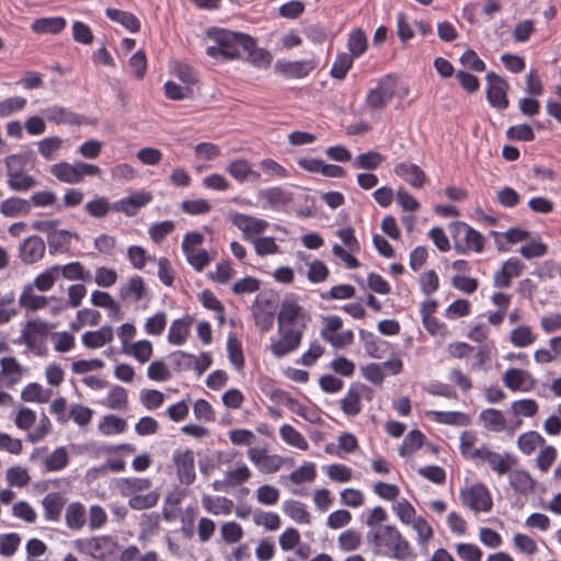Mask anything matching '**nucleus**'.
<instances>
[{
	"mask_svg": "<svg viewBox=\"0 0 561 561\" xmlns=\"http://www.w3.org/2000/svg\"><path fill=\"white\" fill-rule=\"evenodd\" d=\"M460 500L463 505L476 512H489L492 507V500L488 489L482 484H473L461 490Z\"/></svg>",
	"mask_w": 561,
	"mask_h": 561,
	"instance_id": "obj_8",
	"label": "nucleus"
},
{
	"mask_svg": "<svg viewBox=\"0 0 561 561\" xmlns=\"http://www.w3.org/2000/svg\"><path fill=\"white\" fill-rule=\"evenodd\" d=\"M313 68V62L309 60H277L275 64V70L290 79H302L307 77Z\"/></svg>",
	"mask_w": 561,
	"mask_h": 561,
	"instance_id": "obj_14",
	"label": "nucleus"
},
{
	"mask_svg": "<svg viewBox=\"0 0 561 561\" xmlns=\"http://www.w3.org/2000/svg\"><path fill=\"white\" fill-rule=\"evenodd\" d=\"M545 443V438L536 431L524 433L517 439V445L525 455H531L537 447H542Z\"/></svg>",
	"mask_w": 561,
	"mask_h": 561,
	"instance_id": "obj_38",
	"label": "nucleus"
},
{
	"mask_svg": "<svg viewBox=\"0 0 561 561\" xmlns=\"http://www.w3.org/2000/svg\"><path fill=\"white\" fill-rule=\"evenodd\" d=\"M309 317L293 298H285L277 316L278 327L291 328L304 331Z\"/></svg>",
	"mask_w": 561,
	"mask_h": 561,
	"instance_id": "obj_5",
	"label": "nucleus"
},
{
	"mask_svg": "<svg viewBox=\"0 0 561 561\" xmlns=\"http://www.w3.org/2000/svg\"><path fill=\"white\" fill-rule=\"evenodd\" d=\"M367 541L373 543L376 553H382L397 560H407L412 556L411 547L401 533L391 525L367 533Z\"/></svg>",
	"mask_w": 561,
	"mask_h": 561,
	"instance_id": "obj_2",
	"label": "nucleus"
},
{
	"mask_svg": "<svg viewBox=\"0 0 561 561\" xmlns=\"http://www.w3.org/2000/svg\"><path fill=\"white\" fill-rule=\"evenodd\" d=\"M67 25V22L61 16L42 18L33 21L31 28L34 33L38 34H58Z\"/></svg>",
	"mask_w": 561,
	"mask_h": 561,
	"instance_id": "obj_26",
	"label": "nucleus"
},
{
	"mask_svg": "<svg viewBox=\"0 0 561 561\" xmlns=\"http://www.w3.org/2000/svg\"><path fill=\"white\" fill-rule=\"evenodd\" d=\"M298 257L306 262L308 266L307 277L311 283L324 282L329 276V270L325 264L319 260L308 261L304 252H298Z\"/></svg>",
	"mask_w": 561,
	"mask_h": 561,
	"instance_id": "obj_33",
	"label": "nucleus"
},
{
	"mask_svg": "<svg viewBox=\"0 0 561 561\" xmlns=\"http://www.w3.org/2000/svg\"><path fill=\"white\" fill-rule=\"evenodd\" d=\"M393 171L397 176L414 188L423 187L427 180L425 172L419 165L411 162H400L396 164Z\"/></svg>",
	"mask_w": 561,
	"mask_h": 561,
	"instance_id": "obj_16",
	"label": "nucleus"
},
{
	"mask_svg": "<svg viewBox=\"0 0 561 561\" xmlns=\"http://www.w3.org/2000/svg\"><path fill=\"white\" fill-rule=\"evenodd\" d=\"M359 337H360L362 342L364 343V348L366 351V354L369 357H373V358L381 357V353H382L381 346L385 344V342H382L380 339L375 336L374 333L365 331V330H359Z\"/></svg>",
	"mask_w": 561,
	"mask_h": 561,
	"instance_id": "obj_45",
	"label": "nucleus"
},
{
	"mask_svg": "<svg viewBox=\"0 0 561 561\" xmlns=\"http://www.w3.org/2000/svg\"><path fill=\"white\" fill-rule=\"evenodd\" d=\"M112 540L110 537L100 536L85 539H78L75 541L76 549L84 554L94 559H102L107 553Z\"/></svg>",
	"mask_w": 561,
	"mask_h": 561,
	"instance_id": "obj_13",
	"label": "nucleus"
},
{
	"mask_svg": "<svg viewBox=\"0 0 561 561\" xmlns=\"http://www.w3.org/2000/svg\"><path fill=\"white\" fill-rule=\"evenodd\" d=\"M8 185L12 191L26 192L36 185V180L22 171L8 176Z\"/></svg>",
	"mask_w": 561,
	"mask_h": 561,
	"instance_id": "obj_50",
	"label": "nucleus"
},
{
	"mask_svg": "<svg viewBox=\"0 0 561 561\" xmlns=\"http://www.w3.org/2000/svg\"><path fill=\"white\" fill-rule=\"evenodd\" d=\"M188 323L182 319L174 320L169 329L168 340L171 344L181 345L188 335Z\"/></svg>",
	"mask_w": 561,
	"mask_h": 561,
	"instance_id": "obj_53",
	"label": "nucleus"
},
{
	"mask_svg": "<svg viewBox=\"0 0 561 561\" xmlns=\"http://www.w3.org/2000/svg\"><path fill=\"white\" fill-rule=\"evenodd\" d=\"M510 484L516 493L528 495L535 492L536 481L522 469L510 472Z\"/></svg>",
	"mask_w": 561,
	"mask_h": 561,
	"instance_id": "obj_23",
	"label": "nucleus"
},
{
	"mask_svg": "<svg viewBox=\"0 0 561 561\" xmlns=\"http://www.w3.org/2000/svg\"><path fill=\"white\" fill-rule=\"evenodd\" d=\"M316 478V466L312 462H307L289 474V479L295 484H300L306 481H313Z\"/></svg>",
	"mask_w": 561,
	"mask_h": 561,
	"instance_id": "obj_60",
	"label": "nucleus"
},
{
	"mask_svg": "<svg viewBox=\"0 0 561 561\" xmlns=\"http://www.w3.org/2000/svg\"><path fill=\"white\" fill-rule=\"evenodd\" d=\"M396 90L397 78L393 75H386L368 91L365 103L370 110H382L392 100Z\"/></svg>",
	"mask_w": 561,
	"mask_h": 561,
	"instance_id": "obj_4",
	"label": "nucleus"
},
{
	"mask_svg": "<svg viewBox=\"0 0 561 561\" xmlns=\"http://www.w3.org/2000/svg\"><path fill=\"white\" fill-rule=\"evenodd\" d=\"M228 485L233 488L245 483L251 478V471L245 463H239L233 470H229L225 474Z\"/></svg>",
	"mask_w": 561,
	"mask_h": 561,
	"instance_id": "obj_55",
	"label": "nucleus"
},
{
	"mask_svg": "<svg viewBox=\"0 0 561 561\" xmlns=\"http://www.w3.org/2000/svg\"><path fill=\"white\" fill-rule=\"evenodd\" d=\"M66 524L72 530H80L87 523V512L79 502L70 503L66 508Z\"/></svg>",
	"mask_w": 561,
	"mask_h": 561,
	"instance_id": "obj_32",
	"label": "nucleus"
},
{
	"mask_svg": "<svg viewBox=\"0 0 561 561\" xmlns=\"http://www.w3.org/2000/svg\"><path fill=\"white\" fill-rule=\"evenodd\" d=\"M69 462V455L66 447H58L46 459L45 467L47 471H59Z\"/></svg>",
	"mask_w": 561,
	"mask_h": 561,
	"instance_id": "obj_47",
	"label": "nucleus"
},
{
	"mask_svg": "<svg viewBox=\"0 0 561 561\" xmlns=\"http://www.w3.org/2000/svg\"><path fill=\"white\" fill-rule=\"evenodd\" d=\"M226 171L240 183L252 182L257 183L261 181L260 172L253 170L252 164L247 159H236L231 161Z\"/></svg>",
	"mask_w": 561,
	"mask_h": 561,
	"instance_id": "obj_15",
	"label": "nucleus"
},
{
	"mask_svg": "<svg viewBox=\"0 0 561 561\" xmlns=\"http://www.w3.org/2000/svg\"><path fill=\"white\" fill-rule=\"evenodd\" d=\"M27 104V100L22 96H11L0 101V117H9L14 113L21 112Z\"/></svg>",
	"mask_w": 561,
	"mask_h": 561,
	"instance_id": "obj_51",
	"label": "nucleus"
},
{
	"mask_svg": "<svg viewBox=\"0 0 561 561\" xmlns=\"http://www.w3.org/2000/svg\"><path fill=\"white\" fill-rule=\"evenodd\" d=\"M173 462L181 483L192 484L196 478L194 453L191 449L175 450L173 453Z\"/></svg>",
	"mask_w": 561,
	"mask_h": 561,
	"instance_id": "obj_10",
	"label": "nucleus"
},
{
	"mask_svg": "<svg viewBox=\"0 0 561 561\" xmlns=\"http://www.w3.org/2000/svg\"><path fill=\"white\" fill-rule=\"evenodd\" d=\"M207 34L215 45L208 46L206 54L221 61L241 58L243 49L252 45V37L239 32L211 28Z\"/></svg>",
	"mask_w": 561,
	"mask_h": 561,
	"instance_id": "obj_1",
	"label": "nucleus"
},
{
	"mask_svg": "<svg viewBox=\"0 0 561 561\" xmlns=\"http://www.w3.org/2000/svg\"><path fill=\"white\" fill-rule=\"evenodd\" d=\"M253 309L255 324L261 331H268L274 324L275 308L267 300L261 302L256 299Z\"/></svg>",
	"mask_w": 561,
	"mask_h": 561,
	"instance_id": "obj_22",
	"label": "nucleus"
},
{
	"mask_svg": "<svg viewBox=\"0 0 561 561\" xmlns=\"http://www.w3.org/2000/svg\"><path fill=\"white\" fill-rule=\"evenodd\" d=\"M202 505L208 513L214 515H228L233 508L232 500L225 496L213 497L207 494L203 495Z\"/></svg>",
	"mask_w": 561,
	"mask_h": 561,
	"instance_id": "obj_31",
	"label": "nucleus"
},
{
	"mask_svg": "<svg viewBox=\"0 0 561 561\" xmlns=\"http://www.w3.org/2000/svg\"><path fill=\"white\" fill-rule=\"evenodd\" d=\"M508 82L501 76L491 71L486 75V100L492 107L506 110L510 105L507 91Z\"/></svg>",
	"mask_w": 561,
	"mask_h": 561,
	"instance_id": "obj_7",
	"label": "nucleus"
},
{
	"mask_svg": "<svg viewBox=\"0 0 561 561\" xmlns=\"http://www.w3.org/2000/svg\"><path fill=\"white\" fill-rule=\"evenodd\" d=\"M257 198L265 202L264 208L279 209L294 201V194L282 186H274L260 190Z\"/></svg>",
	"mask_w": 561,
	"mask_h": 561,
	"instance_id": "obj_12",
	"label": "nucleus"
},
{
	"mask_svg": "<svg viewBox=\"0 0 561 561\" xmlns=\"http://www.w3.org/2000/svg\"><path fill=\"white\" fill-rule=\"evenodd\" d=\"M175 225L172 220H164L150 227L149 234L154 243L162 242L168 234L173 232Z\"/></svg>",
	"mask_w": 561,
	"mask_h": 561,
	"instance_id": "obj_63",
	"label": "nucleus"
},
{
	"mask_svg": "<svg viewBox=\"0 0 561 561\" xmlns=\"http://www.w3.org/2000/svg\"><path fill=\"white\" fill-rule=\"evenodd\" d=\"M367 37L362 28L352 31L347 39L348 55L353 58L360 57L367 49Z\"/></svg>",
	"mask_w": 561,
	"mask_h": 561,
	"instance_id": "obj_37",
	"label": "nucleus"
},
{
	"mask_svg": "<svg viewBox=\"0 0 561 561\" xmlns=\"http://www.w3.org/2000/svg\"><path fill=\"white\" fill-rule=\"evenodd\" d=\"M233 225L240 229L247 241H251L254 245H275L274 240L260 239L259 236L264 232L268 222L261 218H255L244 214H236L232 217Z\"/></svg>",
	"mask_w": 561,
	"mask_h": 561,
	"instance_id": "obj_3",
	"label": "nucleus"
},
{
	"mask_svg": "<svg viewBox=\"0 0 561 561\" xmlns=\"http://www.w3.org/2000/svg\"><path fill=\"white\" fill-rule=\"evenodd\" d=\"M483 426L491 432H502L505 428V417L500 410L485 409L479 415Z\"/></svg>",
	"mask_w": 561,
	"mask_h": 561,
	"instance_id": "obj_34",
	"label": "nucleus"
},
{
	"mask_svg": "<svg viewBox=\"0 0 561 561\" xmlns=\"http://www.w3.org/2000/svg\"><path fill=\"white\" fill-rule=\"evenodd\" d=\"M367 387L360 383L352 385L341 401V409L347 415L354 416L360 412V401Z\"/></svg>",
	"mask_w": 561,
	"mask_h": 561,
	"instance_id": "obj_19",
	"label": "nucleus"
},
{
	"mask_svg": "<svg viewBox=\"0 0 561 561\" xmlns=\"http://www.w3.org/2000/svg\"><path fill=\"white\" fill-rule=\"evenodd\" d=\"M304 331L291 328L278 327V337L273 339L270 345L272 354L277 357H284L296 351L302 340Z\"/></svg>",
	"mask_w": 561,
	"mask_h": 561,
	"instance_id": "obj_6",
	"label": "nucleus"
},
{
	"mask_svg": "<svg viewBox=\"0 0 561 561\" xmlns=\"http://www.w3.org/2000/svg\"><path fill=\"white\" fill-rule=\"evenodd\" d=\"M45 519L58 522L65 505V499L56 492L48 493L42 501Z\"/></svg>",
	"mask_w": 561,
	"mask_h": 561,
	"instance_id": "obj_27",
	"label": "nucleus"
},
{
	"mask_svg": "<svg viewBox=\"0 0 561 561\" xmlns=\"http://www.w3.org/2000/svg\"><path fill=\"white\" fill-rule=\"evenodd\" d=\"M113 337L114 333L112 327L103 325L98 331L85 332L82 335V343L88 348H99L112 342Z\"/></svg>",
	"mask_w": 561,
	"mask_h": 561,
	"instance_id": "obj_25",
	"label": "nucleus"
},
{
	"mask_svg": "<svg viewBox=\"0 0 561 561\" xmlns=\"http://www.w3.org/2000/svg\"><path fill=\"white\" fill-rule=\"evenodd\" d=\"M127 402V392L121 386L113 387L106 398V407L112 410H124Z\"/></svg>",
	"mask_w": 561,
	"mask_h": 561,
	"instance_id": "obj_57",
	"label": "nucleus"
},
{
	"mask_svg": "<svg viewBox=\"0 0 561 561\" xmlns=\"http://www.w3.org/2000/svg\"><path fill=\"white\" fill-rule=\"evenodd\" d=\"M124 353L133 355L139 363H147L152 355V344L147 340L131 343Z\"/></svg>",
	"mask_w": 561,
	"mask_h": 561,
	"instance_id": "obj_49",
	"label": "nucleus"
},
{
	"mask_svg": "<svg viewBox=\"0 0 561 561\" xmlns=\"http://www.w3.org/2000/svg\"><path fill=\"white\" fill-rule=\"evenodd\" d=\"M524 268V264L517 259L507 260L501 271L494 275V285L499 288H506L511 285L513 277L519 276Z\"/></svg>",
	"mask_w": 561,
	"mask_h": 561,
	"instance_id": "obj_20",
	"label": "nucleus"
},
{
	"mask_svg": "<svg viewBox=\"0 0 561 561\" xmlns=\"http://www.w3.org/2000/svg\"><path fill=\"white\" fill-rule=\"evenodd\" d=\"M50 173L62 183H80V173L77 168V162L73 164L66 161L55 163L50 167Z\"/></svg>",
	"mask_w": 561,
	"mask_h": 561,
	"instance_id": "obj_24",
	"label": "nucleus"
},
{
	"mask_svg": "<svg viewBox=\"0 0 561 561\" xmlns=\"http://www.w3.org/2000/svg\"><path fill=\"white\" fill-rule=\"evenodd\" d=\"M105 14L111 21L119 23L131 33H137L140 30L139 19L130 12L107 8Z\"/></svg>",
	"mask_w": 561,
	"mask_h": 561,
	"instance_id": "obj_29",
	"label": "nucleus"
},
{
	"mask_svg": "<svg viewBox=\"0 0 561 561\" xmlns=\"http://www.w3.org/2000/svg\"><path fill=\"white\" fill-rule=\"evenodd\" d=\"M425 436L419 430L411 431L403 439L402 445L399 448V454L402 457L412 455L414 451L423 446Z\"/></svg>",
	"mask_w": 561,
	"mask_h": 561,
	"instance_id": "obj_40",
	"label": "nucleus"
},
{
	"mask_svg": "<svg viewBox=\"0 0 561 561\" xmlns=\"http://www.w3.org/2000/svg\"><path fill=\"white\" fill-rule=\"evenodd\" d=\"M529 379L530 374L518 368H510L503 375L504 385L512 391L522 390Z\"/></svg>",
	"mask_w": 561,
	"mask_h": 561,
	"instance_id": "obj_35",
	"label": "nucleus"
},
{
	"mask_svg": "<svg viewBox=\"0 0 561 561\" xmlns=\"http://www.w3.org/2000/svg\"><path fill=\"white\" fill-rule=\"evenodd\" d=\"M37 145L41 156L50 161L54 159V153L61 148L62 139L58 136L47 137L42 139Z\"/></svg>",
	"mask_w": 561,
	"mask_h": 561,
	"instance_id": "obj_56",
	"label": "nucleus"
},
{
	"mask_svg": "<svg viewBox=\"0 0 561 561\" xmlns=\"http://www.w3.org/2000/svg\"><path fill=\"white\" fill-rule=\"evenodd\" d=\"M0 385L11 388L22 378V366L15 357H3L0 359Z\"/></svg>",
	"mask_w": 561,
	"mask_h": 561,
	"instance_id": "obj_17",
	"label": "nucleus"
},
{
	"mask_svg": "<svg viewBox=\"0 0 561 561\" xmlns=\"http://www.w3.org/2000/svg\"><path fill=\"white\" fill-rule=\"evenodd\" d=\"M55 297H45L35 295L33 293V287L27 285L24 287L22 295L20 296L19 304L22 308L36 311L43 309L47 306L49 300H55Z\"/></svg>",
	"mask_w": 561,
	"mask_h": 561,
	"instance_id": "obj_30",
	"label": "nucleus"
},
{
	"mask_svg": "<svg viewBox=\"0 0 561 561\" xmlns=\"http://www.w3.org/2000/svg\"><path fill=\"white\" fill-rule=\"evenodd\" d=\"M284 512L295 522L299 524H310L311 516L309 512L306 510L305 504L295 501L288 500L283 503Z\"/></svg>",
	"mask_w": 561,
	"mask_h": 561,
	"instance_id": "obj_36",
	"label": "nucleus"
},
{
	"mask_svg": "<svg viewBox=\"0 0 561 561\" xmlns=\"http://www.w3.org/2000/svg\"><path fill=\"white\" fill-rule=\"evenodd\" d=\"M512 412L515 415L531 417L538 412V404L533 399H522L512 403Z\"/></svg>",
	"mask_w": 561,
	"mask_h": 561,
	"instance_id": "obj_61",
	"label": "nucleus"
},
{
	"mask_svg": "<svg viewBox=\"0 0 561 561\" xmlns=\"http://www.w3.org/2000/svg\"><path fill=\"white\" fill-rule=\"evenodd\" d=\"M146 286L144 279L135 275L119 288L121 299L129 302H137L146 296Z\"/></svg>",
	"mask_w": 561,
	"mask_h": 561,
	"instance_id": "obj_21",
	"label": "nucleus"
},
{
	"mask_svg": "<svg viewBox=\"0 0 561 561\" xmlns=\"http://www.w3.org/2000/svg\"><path fill=\"white\" fill-rule=\"evenodd\" d=\"M51 396V390L44 389L38 383H28L21 393L22 400L26 402H39L44 403L49 400Z\"/></svg>",
	"mask_w": 561,
	"mask_h": 561,
	"instance_id": "obj_43",
	"label": "nucleus"
},
{
	"mask_svg": "<svg viewBox=\"0 0 561 561\" xmlns=\"http://www.w3.org/2000/svg\"><path fill=\"white\" fill-rule=\"evenodd\" d=\"M127 423L124 419L116 415H105L99 424V430L104 435H114L123 433Z\"/></svg>",
	"mask_w": 561,
	"mask_h": 561,
	"instance_id": "obj_46",
	"label": "nucleus"
},
{
	"mask_svg": "<svg viewBox=\"0 0 561 561\" xmlns=\"http://www.w3.org/2000/svg\"><path fill=\"white\" fill-rule=\"evenodd\" d=\"M190 264L197 271H202L209 263L208 253L202 248H182Z\"/></svg>",
	"mask_w": 561,
	"mask_h": 561,
	"instance_id": "obj_52",
	"label": "nucleus"
},
{
	"mask_svg": "<svg viewBox=\"0 0 561 561\" xmlns=\"http://www.w3.org/2000/svg\"><path fill=\"white\" fill-rule=\"evenodd\" d=\"M261 170L268 176L270 179H286L288 176V171L278 162L273 159H263L260 162Z\"/></svg>",
	"mask_w": 561,
	"mask_h": 561,
	"instance_id": "obj_58",
	"label": "nucleus"
},
{
	"mask_svg": "<svg viewBox=\"0 0 561 561\" xmlns=\"http://www.w3.org/2000/svg\"><path fill=\"white\" fill-rule=\"evenodd\" d=\"M456 552L463 561H481L482 558L481 549L472 543H458Z\"/></svg>",
	"mask_w": 561,
	"mask_h": 561,
	"instance_id": "obj_64",
	"label": "nucleus"
},
{
	"mask_svg": "<svg viewBox=\"0 0 561 561\" xmlns=\"http://www.w3.org/2000/svg\"><path fill=\"white\" fill-rule=\"evenodd\" d=\"M45 118L56 125L65 124L70 126H78L81 124V116L75 112L59 105H53L43 110Z\"/></svg>",
	"mask_w": 561,
	"mask_h": 561,
	"instance_id": "obj_18",
	"label": "nucleus"
},
{
	"mask_svg": "<svg viewBox=\"0 0 561 561\" xmlns=\"http://www.w3.org/2000/svg\"><path fill=\"white\" fill-rule=\"evenodd\" d=\"M454 245H483V236L462 221L451 222L448 227Z\"/></svg>",
	"mask_w": 561,
	"mask_h": 561,
	"instance_id": "obj_9",
	"label": "nucleus"
},
{
	"mask_svg": "<svg viewBox=\"0 0 561 561\" xmlns=\"http://www.w3.org/2000/svg\"><path fill=\"white\" fill-rule=\"evenodd\" d=\"M537 335L527 325H519L510 334L511 343L516 347H527L535 343Z\"/></svg>",
	"mask_w": 561,
	"mask_h": 561,
	"instance_id": "obj_42",
	"label": "nucleus"
},
{
	"mask_svg": "<svg viewBox=\"0 0 561 561\" xmlns=\"http://www.w3.org/2000/svg\"><path fill=\"white\" fill-rule=\"evenodd\" d=\"M181 209L188 215H203L211 209V205L208 201L203 198L186 199L182 202Z\"/></svg>",
	"mask_w": 561,
	"mask_h": 561,
	"instance_id": "obj_59",
	"label": "nucleus"
},
{
	"mask_svg": "<svg viewBox=\"0 0 561 561\" xmlns=\"http://www.w3.org/2000/svg\"><path fill=\"white\" fill-rule=\"evenodd\" d=\"M59 275H60V265H53L51 267H49L45 272L41 273L35 278L34 286L39 291H47L54 286V283L59 277Z\"/></svg>",
	"mask_w": 561,
	"mask_h": 561,
	"instance_id": "obj_48",
	"label": "nucleus"
},
{
	"mask_svg": "<svg viewBox=\"0 0 561 561\" xmlns=\"http://www.w3.org/2000/svg\"><path fill=\"white\" fill-rule=\"evenodd\" d=\"M243 53H247V60L255 68L266 69L273 60L272 54L265 48H259L253 37L252 45H249V48H244Z\"/></svg>",
	"mask_w": 561,
	"mask_h": 561,
	"instance_id": "obj_28",
	"label": "nucleus"
},
{
	"mask_svg": "<svg viewBox=\"0 0 561 561\" xmlns=\"http://www.w3.org/2000/svg\"><path fill=\"white\" fill-rule=\"evenodd\" d=\"M385 158L378 151H368L355 157L353 167L355 169L376 170L383 162Z\"/></svg>",
	"mask_w": 561,
	"mask_h": 561,
	"instance_id": "obj_41",
	"label": "nucleus"
},
{
	"mask_svg": "<svg viewBox=\"0 0 561 561\" xmlns=\"http://www.w3.org/2000/svg\"><path fill=\"white\" fill-rule=\"evenodd\" d=\"M486 462L499 474H506L507 472H510L511 467L515 462V460L508 454L505 457H503L500 454L492 451L491 455H488Z\"/></svg>",
	"mask_w": 561,
	"mask_h": 561,
	"instance_id": "obj_54",
	"label": "nucleus"
},
{
	"mask_svg": "<svg viewBox=\"0 0 561 561\" xmlns=\"http://www.w3.org/2000/svg\"><path fill=\"white\" fill-rule=\"evenodd\" d=\"M151 201L152 194L150 192L138 191L114 203L113 209L133 217Z\"/></svg>",
	"mask_w": 561,
	"mask_h": 561,
	"instance_id": "obj_11",
	"label": "nucleus"
},
{
	"mask_svg": "<svg viewBox=\"0 0 561 561\" xmlns=\"http://www.w3.org/2000/svg\"><path fill=\"white\" fill-rule=\"evenodd\" d=\"M279 435L286 444L300 450H307L309 447L308 442L305 439L301 433L289 424H284L280 426Z\"/></svg>",
	"mask_w": 561,
	"mask_h": 561,
	"instance_id": "obj_39",
	"label": "nucleus"
},
{
	"mask_svg": "<svg viewBox=\"0 0 561 561\" xmlns=\"http://www.w3.org/2000/svg\"><path fill=\"white\" fill-rule=\"evenodd\" d=\"M353 61V56H350L347 53H339L331 67L330 76L337 80L344 79L352 68Z\"/></svg>",
	"mask_w": 561,
	"mask_h": 561,
	"instance_id": "obj_44",
	"label": "nucleus"
},
{
	"mask_svg": "<svg viewBox=\"0 0 561 561\" xmlns=\"http://www.w3.org/2000/svg\"><path fill=\"white\" fill-rule=\"evenodd\" d=\"M133 76L136 79H142L147 70V57L144 50L136 51L128 60Z\"/></svg>",
	"mask_w": 561,
	"mask_h": 561,
	"instance_id": "obj_62",
	"label": "nucleus"
}]
</instances>
